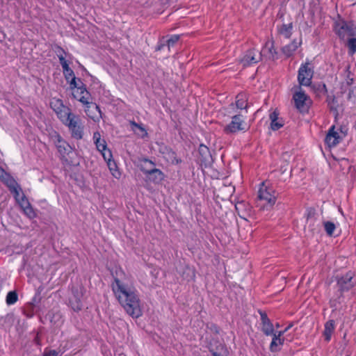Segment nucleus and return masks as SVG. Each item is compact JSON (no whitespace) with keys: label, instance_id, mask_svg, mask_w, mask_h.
Listing matches in <instances>:
<instances>
[{"label":"nucleus","instance_id":"23","mask_svg":"<svg viewBox=\"0 0 356 356\" xmlns=\"http://www.w3.org/2000/svg\"><path fill=\"white\" fill-rule=\"evenodd\" d=\"M334 330V322L332 320H330L325 324V330L323 332V335L325 339L327 341H329L331 339L332 334Z\"/></svg>","mask_w":356,"mask_h":356},{"label":"nucleus","instance_id":"16","mask_svg":"<svg viewBox=\"0 0 356 356\" xmlns=\"http://www.w3.org/2000/svg\"><path fill=\"white\" fill-rule=\"evenodd\" d=\"M339 134L335 131L334 126H332L325 136V143L329 147H335L340 141Z\"/></svg>","mask_w":356,"mask_h":356},{"label":"nucleus","instance_id":"26","mask_svg":"<svg viewBox=\"0 0 356 356\" xmlns=\"http://www.w3.org/2000/svg\"><path fill=\"white\" fill-rule=\"evenodd\" d=\"M164 158L172 164H178L181 162V160L177 159L176 153L171 149H166V152L164 153Z\"/></svg>","mask_w":356,"mask_h":356},{"label":"nucleus","instance_id":"25","mask_svg":"<svg viewBox=\"0 0 356 356\" xmlns=\"http://www.w3.org/2000/svg\"><path fill=\"white\" fill-rule=\"evenodd\" d=\"M56 147L58 151L62 156H65V154H66L70 149V145L65 141L62 140L59 136H58V143L56 144Z\"/></svg>","mask_w":356,"mask_h":356},{"label":"nucleus","instance_id":"13","mask_svg":"<svg viewBox=\"0 0 356 356\" xmlns=\"http://www.w3.org/2000/svg\"><path fill=\"white\" fill-rule=\"evenodd\" d=\"M142 172H143L147 179L154 183L161 181L164 178V175L161 170L155 168H146L143 166Z\"/></svg>","mask_w":356,"mask_h":356},{"label":"nucleus","instance_id":"37","mask_svg":"<svg viewBox=\"0 0 356 356\" xmlns=\"http://www.w3.org/2000/svg\"><path fill=\"white\" fill-rule=\"evenodd\" d=\"M17 203L19 204L20 207L22 209L24 207H27L30 204L27 198L22 194L20 198H17Z\"/></svg>","mask_w":356,"mask_h":356},{"label":"nucleus","instance_id":"45","mask_svg":"<svg viewBox=\"0 0 356 356\" xmlns=\"http://www.w3.org/2000/svg\"><path fill=\"white\" fill-rule=\"evenodd\" d=\"M314 222V220L312 217L308 216L307 219V225H308L310 227Z\"/></svg>","mask_w":356,"mask_h":356},{"label":"nucleus","instance_id":"39","mask_svg":"<svg viewBox=\"0 0 356 356\" xmlns=\"http://www.w3.org/2000/svg\"><path fill=\"white\" fill-rule=\"evenodd\" d=\"M58 57L63 70L70 67L67 61L65 60V57L62 54H58Z\"/></svg>","mask_w":356,"mask_h":356},{"label":"nucleus","instance_id":"8","mask_svg":"<svg viewBox=\"0 0 356 356\" xmlns=\"http://www.w3.org/2000/svg\"><path fill=\"white\" fill-rule=\"evenodd\" d=\"M50 105L61 122L72 113L71 109L65 106L60 99H52Z\"/></svg>","mask_w":356,"mask_h":356},{"label":"nucleus","instance_id":"15","mask_svg":"<svg viewBox=\"0 0 356 356\" xmlns=\"http://www.w3.org/2000/svg\"><path fill=\"white\" fill-rule=\"evenodd\" d=\"M104 159L107 163V165L112 175L116 179H120L121 177V172H120L115 162L113 160L111 152H106V153L104 154Z\"/></svg>","mask_w":356,"mask_h":356},{"label":"nucleus","instance_id":"3","mask_svg":"<svg viewBox=\"0 0 356 356\" xmlns=\"http://www.w3.org/2000/svg\"><path fill=\"white\" fill-rule=\"evenodd\" d=\"M63 124L68 127L72 136L76 139H81L83 135V125L80 117L71 113L62 121Z\"/></svg>","mask_w":356,"mask_h":356},{"label":"nucleus","instance_id":"17","mask_svg":"<svg viewBox=\"0 0 356 356\" xmlns=\"http://www.w3.org/2000/svg\"><path fill=\"white\" fill-rule=\"evenodd\" d=\"M93 140L97 150L102 153L103 157L104 154L106 153V152H111L109 149L107 148L106 141L104 139H102L99 132L96 131L93 134Z\"/></svg>","mask_w":356,"mask_h":356},{"label":"nucleus","instance_id":"42","mask_svg":"<svg viewBox=\"0 0 356 356\" xmlns=\"http://www.w3.org/2000/svg\"><path fill=\"white\" fill-rule=\"evenodd\" d=\"M44 356H58V353L56 350L45 351Z\"/></svg>","mask_w":356,"mask_h":356},{"label":"nucleus","instance_id":"18","mask_svg":"<svg viewBox=\"0 0 356 356\" xmlns=\"http://www.w3.org/2000/svg\"><path fill=\"white\" fill-rule=\"evenodd\" d=\"M261 330L266 336H272L274 334L273 325L267 317L266 314H261Z\"/></svg>","mask_w":356,"mask_h":356},{"label":"nucleus","instance_id":"11","mask_svg":"<svg viewBox=\"0 0 356 356\" xmlns=\"http://www.w3.org/2000/svg\"><path fill=\"white\" fill-rule=\"evenodd\" d=\"M262 53L259 50L253 48L245 52L241 63L243 66H248L259 63L261 60Z\"/></svg>","mask_w":356,"mask_h":356},{"label":"nucleus","instance_id":"20","mask_svg":"<svg viewBox=\"0 0 356 356\" xmlns=\"http://www.w3.org/2000/svg\"><path fill=\"white\" fill-rule=\"evenodd\" d=\"M292 22H289L288 24H282V25L277 26V31L280 36L286 39H289L291 37L292 34Z\"/></svg>","mask_w":356,"mask_h":356},{"label":"nucleus","instance_id":"32","mask_svg":"<svg viewBox=\"0 0 356 356\" xmlns=\"http://www.w3.org/2000/svg\"><path fill=\"white\" fill-rule=\"evenodd\" d=\"M22 209L23 210L24 214L29 218H34L36 216V214L31 204L27 207H23Z\"/></svg>","mask_w":356,"mask_h":356},{"label":"nucleus","instance_id":"22","mask_svg":"<svg viewBox=\"0 0 356 356\" xmlns=\"http://www.w3.org/2000/svg\"><path fill=\"white\" fill-rule=\"evenodd\" d=\"M247 97L245 94H238L236 97V107L241 112L248 107Z\"/></svg>","mask_w":356,"mask_h":356},{"label":"nucleus","instance_id":"10","mask_svg":"<svg viewBox=\"0 0 356 356\" xmlns=\"http://www.w3.org/2000/svg\"><path fill=\"white\" fill-rule=\"evenodd\" d=\"M78 81L80 83H77V87L75 88L73 90V96L78 101L81 102L83 105L86 104H88V102L91 100V95L90 92L86 90V86L81 82L80 79H78Z\"/></svg>","mask_w":356,"mask_h":356},{"label":"nucleus","instance_id":"19","mask_svg":"<svg viewBox=\"0 0 356 356\" xmlns=\"http://www.w3.org/2000/svg\"><path fill=\"white\" fill-rule=\"evenodd\" d=\"M63 72L66 81L70 83V89H75V88L77 87L79 81L78 79H76L73 70L70 67H68L63 70Z\"/></svg>","mask_w":356,"mask_h":356},{"label":"nucleus","instance_id":"2","mask_svg":"<svg viewBox=\"0 0 356 356\" xmlns=\"http://www.w3.org/2000/svg\"><path fill=\"white\" fill-rule=\"evenodd\" d=\"M234 105L231 104L228 107V113L232 115L231 122L224 127V132L227 134H235L240 131L246 130L245 116L241 112L234 111Z\"/></svg>","mask_w":356,"mask_h":356},{"label":"nucleus","instance_id":"4","mask_svg":"<svg viewBox=\"0 0 356 356\" xmlns=\"http://www.w3.org/2000/svg\"><path fill=\"white\" fill-rule=\"evenodd\" d=\"M334 30L341 40L356 37V26L352 22L339 19L334 22Z\"/></svg>","mask_w":356,"mask_h":356},{"label":"nucleus","instance_id":"12","mask_svg":"<svg viewBox=\"0 0 356 356\" xmlns=\"http://www.w3.org/2000/svg\"><path fill=\"white\" fill-rule=\"evenodd\" d=\"M354 273L351 271H348L344 275H342L337 278V285L340 291H348L354 286V282L353 278Z\"/></svg>","mask_w":356,"mask_h":356},{"label":"nucleus","instance_id":"41","mask_svg":"<svg viewBox=\"0 0 356 356\" xmlns=\"http://www.w3.org/2000/svg\"><path fill=\"white\" fill-rule=\"evenodd\" d=\"M270 119L271 122L277 121L278 120V113L276 111H273L270 114Z\"/></svg>","mask_w":356,"mask_h":356},{"label":"nucleus","instance_id":"28","mask_svg":"<svg viewBox=\"0 0 356 356\" xmlns=\"http://www.w3.org/2000/svg\"><path fill=\"white\" fill-rule=\"evenodd\" d=\"M346 45L348 48V54L353 56L356 52V37H350L348 38Z\"/></svg>","mask_w":356,"mask_h":356},{"label":"nucleus","instance_id":"44","mask_svg":"<svg viewBox=\"0 0 356 356\" xmlns=\"http://www.w3.org/2000/svg\"><path fill=\"white\" fill-rule=\"evenodd\" d=\"M243 206V204L242 202H238V203H237V204L235 205V209H236V210L237 211V212H238V213L239 216H240V217H241V218H243V216H242V215L240 213L239 210L241 209V208Z\"/></svg>","mask_w":356,"mask_h":356},{"label":"nucleus","instance_id":"30","mask_svg":"<svg viewBox=\"0 0 356 356\" xmlns=\"http://www.w3.org/2000/svg\"><path fill=\"white\" fill-rule=\"evenodd\" d=\"M266 50H268V57L274 58V55L276 54L275 50L273 47V44L271 42H267L265 44V47L263 49L264 53H265Z\"/></svg>","mask_w":356,"mask_h":356},{"label":"nucleus","instance_id":"46","mask_svg":"<svg viewBox=\"0 0 356 356\" xmlns=\"http://www.w3.org/2000/svg\"><path fill=\"white\" fill-rule=\"evenodd\" d=\"M164 47V44H161L158 47L157 49L158 50H161L163 49V47Z\"/></svg>","mask_w":356,"mask_h":356},{"label":"nucleus","instance_id":"33","mask_svg":"<svg viewBox=\"0 0 356 356\" xmlns=\"http://www.w3.org/2000/svg\"><path fill=\"white\" fill-rule=\"evenodd\" d=\"M11 192H13L15 195V197L16 200H17V198H20L22 195H20L21 188L17 184V183L15 181V184L13 186H8Z\"/></svg>","mask_w":356,"mask_h":356},{"label":"nucleus","instance_id":"7","mask_svg":"<svg viewBox=\"0 0 356 356\" xmlns=\"http://www.w3.org/2000/svg\"><path fill=\"white\" fill-rule=\"evenodd\" d=\"M309 65V64L306 63L299 68L298 81L300 86H309L312 83L314 71Z\"/></svg>","mask_w":356,"mask_h":356},{"label":"nucleus","instance_id":"24","mask_svg":"<svg viewBox=\"0 0 356 356\" xmlns=\"http://www.w3.org/2000/svg\"><path fill=\"white\" fill-rule=\"evenodd\" d=\"M0 179L4 181L8 186H13L15 184V180L2 168H0Z\"/></svg>","mask_w":356,"mask_h":356},{"label":"nucleus","instance_id":"47","mask_svg":"<svg viewBox=\"0 0 356 356\" xmlns=\"http://www.w3.org/2000/svg\"><path fill=\"white\" fill-rule=\"evenodd\" d=\"M291 327V325H289L288 327H286L284 330V331H285V332H286L289 330V328H290Z\"/></svg>","mask_w":356,"mask_h":356},{"label":"nucleus","instance_id":"1","mask_svg":"<svg viewBox=\"0 0 356 356\" xmlns=\"http://www.w3.org/2000/svg\"><path fill=\"white\" fill-rule=\"evenodd\" d=\"M112 290L120 305L129 316L133 318L142 316L140 300L133 279L121 268L115 270Z\"/></svg>","mask_w":356,"mask_h":356},{"label":"nucleus","instance_id":"9","mask_svg":"<svg viewBox=\"0 0 356 356\" xmlns=\"http://www.w3.org/2000/svg\"><path fill=\"white\" fill-rule=\"evenodd\" d=\"M83 287L79 285L72 289V296L70 298V305L74 311L78 312L82 309L81 298L83 295Z\"/></svg>","mask_w":356,"mask_h":356},{"label":"nucleus","instance_id":"36","mask_svg":"<svg viewBox=\"0 0 356 356\" xmlns=\"http://www.w3.org/2000/svg\"><path fill=\"white\" fill-rule=\"evenodd\" d=\"M179 39V35H172L170 37V38H169L167 40V46L168 47V49H170L171 47L174 46V44L178 42Z\"/></svg>","mask_w":356,"mask_h":356},{"label":"nucleus","instance_id":"27","mask_svg":"<svg viewBox=\"0 0 356 356\" xmlns=\"http://www.w3.org/2000/svg\"><path fill=\"white\" fill-rule=\"evenodd\" d=\"M284 338H278L275 336H273L272 341L270 344V350L272 352H277L280 350V346L284 343Z\"/></svg>","mask_w":356,"mask_h":356},{"label":"nucleus","instance_id":"35","mask_svg":"<svg viewBox=\"0 0 356 356\" xmlns=\"http://www.w3.org/2000/svg\"><path fill=\"white\" fill-rule=\"evenodd\" d=\"M199 152L202 155V156L204 158V159H207V157L209 156V151L207 146L204 145H200L199 147Z\"/></svg>","mask_w":356,"mask_h":356},{"label":"nucleus","instance_id":"34","mask_svg":"<svg viewBox=\"0 0 356 356\" xmlns=\"http://www.w3.org/2000/svg\"><path fill=\"white\" fill-rule=\"evenodd\" d=\"M131 125L132 129L134 131H136V129H138V130H140L142 132L141 136L143 138L147 135V131H145V129L141 125L137 124L136 122H135L134 121L131 122Z\"/></svg>","mask_w":356,"mask_h":356},{"label":"nucleus","instance_id":"43","mask_svg":"<svg viewBox=\"0 0 356 356\" xmlns=\"http://www.w3.org/2000/svg\"><path fill=\"white\" fill-rule=\"evenodd\" d=\"M284 333H285V331H284V330L277 331V332L274 331V334H273L272 336H275L278 338H283L282 336L284 334Z\"/></svg>","mask_w":356,"mask_h":356},{"label":"nucleus","instance_id":"38","mask_svg":"<svg viewBox=\"0 0 356 356\" xmlns=\"http://www.w3.org/2000/svg\"><path fill=\"white\" fill-rule=\"evenodd\" d=\"M144 165L146 168H154L155 165L152 161H151L147 159H145L141 161L140 164V168L141 171H142L143 166H144Z\"/></svg>","mask_w":356,"mask_h":356},{"label":"nucleus","instance_id":"5","mask_svg":"<svg viewBox=\"0 0 356 356\" xmlns=\"http://www.w3.org/2000/svg\"><path fill=\"white\" fill-rule=\"evenodd\" d=\"M258 197L260 202H264L261 207L269 209L276 202L277 193L274 188L263 182L258 192Z\"/></svg>","mask_w":356,"mask_h":356},{"label":"nucleus","instance_id":"29","mask_svg":"<svg viewBox=\"0 0 356 356\" xmlns=\"http://www.w3.org/2000/svg\"><path fill=\"white\" fill-rule=\"evenodd\" d=\"M323 226L327 234L330 236H332L334 234V232L336 229V226L334 223L330 221H325L323 222Z\"/></svg>","mask_w":356,"mask_h":356},{"label":"nucleus","instance_id":"40","mask_svg":"<svg viewBox=\"0 0 356 356\" xmlns=\"http://www.w3.org/2000/svg\"><path fill=\"white\" fill-rule=\"evenodd\" d=\"M283 126V124L281 122H278V120L277 121L271 122L270 127L273 130H278Z\"/></svg>","mask_w":356,"mask_h":356},{"label":"nucleus","instance_id":"31","mask_svg":"<svg viewBox=\"0 0 356 356\" xmlns=\"http://www.w3.org/2000/svg\"><path fill=\"white\" fill-rule=\"evenodd\" d=\"M18 297L15 291H10L6 296V303L13 305L17 301Z\"/></svg>","mask_w":356,"mask_h":356},{"label":"nucleus","instance_id":"21","mask_svg":"<svg viewBox=\"0 0 356 356\" xmlns=\"http://www.w3.org/2000/svg\"><path fill=\"white\" fill-rule=\"evenodd\" d=\"M300 44V41H296V40H294L291 43L285 45L284 47H282V52L286 56H290L296 51V49L298 48Z\"/></svg>","mask_w":356,"mask_h":356},{"label":"nucleus","instance_id":"14","mask_svg":"<svg viewBox=\"0 0 356 356\" xmlns=\"http://www.w3.org/2000/svg\"><path fill=\"white\" fill-rule=\"evenodd\" d=\"M85 106V112L87 115L95 122H98L102 118L99 107L96 104L92 103L91 100L88 102V104H86Z\"/></svg>","mask_w":356,"mask_h":356},{"label":"nucleus","instance_id":"6","mask_svg":"<svg viewBox=\"0 0 356 356\" xmlns=\"http://www.w3.org/2000/svg\"><path fill=\"white\" fill-rule=\"evenodd\" d=\"M293 99L296 108L300 112L307 111L310 104V99L300 86H298L295 89Z\"/></svg>","mask_w":356,"mask_h":356}]
</instances>
